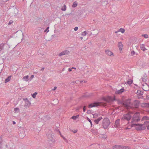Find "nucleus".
I'll use <instances>...</instances> for the list:
<instances>
[{
  "label": "nucleus",
  "instance_id": "nucleus-13",
  "mask_svg": "<svg viewBox=\"0 0 149 149\" xmlns=\"http://www.w3.org/2000/svg\"><path fill=\"white\" fill-rule=\"evenodd\" d=\"M120 120H117L115 122L114 126L116 127H118L120 126Z\"/></svg>",
  "mask_w": 149,
  "mask_h": 149
},
{
  "label": "nucleus",
  "instance_id": "nucleus-41",
  "mask_svg": "<svg viewBox=\"0 0 149 149\" xmlns=\"http://www.w3.org/2000/svg\"><path fill=\"white\" fill-rule=\"evenodd\" d=\"M83 111L84 112H85L86 111V108H85V106H84V107L83 109Z\"/></svg>",
  "mask_w": 149,
  "mask_h": 149
},
{
  "label": "nucleus",
  "instance_id": "nucleus-42",
  "mask_svg": "<svg viewBox=\"0 0 149 149\" xmlns=\"http://www.w3.org/2000/svg\"><path fill=\"white\" fill-rule=\"evenodd\" d=\"M146 126V127H147V128L148 130H149V125H147Z\"/></svg>",
  "mask_w": 149,
  "mask_h": 149
},
{
  "label": "nucleus",
  "instance_id": "nucleus-34",
  "mask_svg": "<svg viewBox=\"0 0 149 149\" xmlns=\"http://www.w3.org/2000/svg\"><path fill=\"white\" fill-rule=\"evenodd\" d=\"M87 33L86 31L83 32L81 33V35L83 36H84L86 35Z\"/></svg>",
  "mask_w": 149,
  "mask_h": 149
},
{
  "label": "nucleus",
  "instance_id": "nucleus-23",
  "mask_svg": "<svg viewBox=\"0 0 149 149\" xmlns=\"http://www.w3.org/2000/svg\"><path fill=\"white\" fill-rule=\"evenodd\" d=\"M102 119L101 117L95 120H94L96 124H97Z\"/></svg>",
  "mask_w": 149,
  "mask_h": 149
},
{
  "label": "nucleus",
  "instance_id": "nucleus-30",
  "mask_svg": "<svg viewBox=\"0 0 149 149\" xmlns=\"http://www.w3.org/2000/svg\"><path fill=\"white\" fill-rule=\"evenodd\" d=\"M142 36L144 37V38H148V36L147 34L142 35Z\"/></svg>",
  "mask_w": 149,
  "mask_h": 149
},
{
  "label": "nucleus",
  "instance_id": "nucleus-40",
  "mask_svg": "<svg viewBox=\"0 0 149 149\" xmlns=\"http://www.w3.org/2000/svg\"><path fill=\"white\" fill-rule=\"evenodd\" d=\"M56 88H57V87H56V86H55V87H54L52 89V90L54 91L55 90H56Z\"/></svg>",
  "mask_w": 149,
  "mask_h": 149
},
{
  "label": "nucleus",
  "instance_id": "nucleus-33",
  "mask_svg": "<svg viewBox=\"0 0 149 149\" xmlns=\"http://www.w3.org/2000/svg\"><path fill=\"white\" fill-rule=\"evenodd\" d=\"M66 6L65 5H64L63 7L61 8V10L63 11H65L66 10Z\"/></svg>",
  "mask_w": 149,
  "mask_h": 149
},
{
  "label": "nucleus",
  "instance_id": "nucleus-38",
  "mask_svg": "<svg viewBox=\"0 0 149 149\" xmlns=\"http://www.w3.org/2000/svg\"><path fill=\"white\" fill-rule=\"evenodd\" d=\"M49 27H47V28L45 30V32L46 31L47 32H48L49 31Z\"/></svg>",
  "mask_w": 149,
  "mask_h": 149
},
{
  "label": "nucleus",
  "instance_id": "nucleus-15",
  "mask_svg": "<svg viewBox=\"0 0 149 149\" xmlns=\"http://www.w3.org/2000/svg\"><path fill=\"white\" fill-rule=\"evenodd\" d=\"M69 52L67 50L63 51L59 54V56H61L63 55L68 54Z\"/></svg>",
  "mask_w": 149,
  "mask_h": 149
},
{
  "label": "nucleus",
  "instance_id": "nucleus-54",
  "mask_svg": "<svg viewBox=\"0 0 149 149\" xmlns=\"http://www.w3.org/2000/svg\"><path fill=\"white\" fill-rule=\"evenodd\" d=\"M103 0H102V1H103Z\"/></svg>",
  "mask_w": 149,
  "mask_h": 149
},
{
  "label": "nucleus",
  "instance_id": "nucleus-26",
  "mask_svg": "<svg viewBox=\"0 0 149 149\" xmlns=\"http://www.w3.org/2000/svg\"><path fill=\"white\" fill-rule=\"evenodd\" d=\"M133 82V81L131 79H129L128 81L127 82V84L129 85H130L131 84H132Z\"/></svg>",
  "mask_w": 149,
  "mask_h": 149
},
{
  "label": "nucleus",
  "instance_id": "nucleus-16",
  "mask_svg": "<svg viewBox=\"0 0 149 149\" xmlns=\"http://www.w3.org/2000/svg\"><path fill=\"white\" fill-rule=\"evenodd\" d=\"M141 106L143 107L149 108V103H143L141 104Z\"/></svg>",
  "mask_w": 149,
  "mask_h": 149
},
{
  "label": "nucleus",
  "instance_id": "nucleus-12",
  "mask_svg": "<svg viewBox=\"0 0 149 149\" xmlns=\"http://www.w3.org/2000/svg\"><path fill=\"white\" fill-rule=\"evenodd\" d=\"M125 91V89L124 88H123L120 89L116 91L115 92V94H122Z\"/></svg>",
  "mask_w": 149,
  "mask_h": 149
},
{
  "label": "nucleus",
  "instance_id": "nucleus-27",
  "mask_svg": "<svg viewBox=\"0 0 149 149\" xmlns=\"http://www.w3.org/2000/svg\"><path fill=\"white\" fill-rule=\"evenodd\" d=\"M14 111L15 113H18L19 111V109L18 108H15L14 109Z\"/></svg>",
  "mask_w": 149,
  "mask_h": 149
},
{
  "label": "nucleus",
  "instance_id": "nucleus-36",
  "mask_svg": "<svg viewBox=\"0 0 149 149\" xmlns=\"http://www.w3.org/2000/svg\"><path fill=\"white\" fill-rule=\"evenodd\" d=\"M135 54V52L134 51H132L131 52V54L132 56H133Z\"/></svg>",
  "mask_w": 149,
  "mask_h": 149
},
{
  "label": "nucleus",
  "instance_id": "nucleus-8",
  "mask_svg": "<svg viewBox=\"0 0 149 149\" xmlns=\"http://www.w3.org/2000/svg\"><path fill=\"white\" fill-rule=\"evenodd\" d=\"M102 99L104 101L109 103L112 102L113 100H115L114 98L113 99L111 97L109 96L103 97L102 98Z\"/></svg>",
  "mask_w": 149,
  "mask_h": 149
},
{
  "label": "nucleus",
  "instance_id": "nucleus-6",
  "mask_svg": "<svg viewBox=\"0 0 149 149\" xmlns=\"http://www.w3.org/2000/svg\"><path fill=\"white\" fill-rule=\"evenodd\" d=\"M141 120L144 121L143 125L145 126L149 124V118L147 116H145L142 118Z\"/></svg>",
  "mask_w": 149,
  "mask_h": 149
},
{
  "label": "nucleus",
  "instance_id": "nucleus-39",
  "mask_svg": "<svg viewBox=\"0 0 149 149\" xmlns=\"http://www.w3.org/2000/svg\"><path fill=\"white\" fill-rule=\"evenodd\" d=\"M78 29V27H75L74 28V30L75 31H77Z\"/></svg>",
  "mask_w": 149,
  "mask_h": 149
},
{
  "label": "nucleus",
  "instance_id": "nucleus-55",
  "mask_svg": "<svg viewBox=\"0 0 149 149\" xmlns=\"http://www.w3.org/2000/svg\"><path fill=\"white\" fill-rule=\"evenodd\" d=\"M148 112H149V110L148 111Z\"/></svg>",
  "mask_w": 149,
  "mask_h": 149
},
{
  "label": "nucleus",
  "instance_id": "nucleus-29",
  "mask_svg": "<svg viewBox=\"0 0 149 149\" xmlns=\"http://www.w3.org/2000/svg\"><path fill=\"white\" fill-rule=\"evenodd\" d=\"M37 94V92H35L33 94H32V96L33 98H35Z\"/></svg>",
  "mask_w": 149,
  "mask_h": 149
},
{
  "label": "nucleus",
  "instance_id": "nucleus-37",
  "mask_svg": "<svg viewBox=\"0 0 149 149\" xmlns=\"http://www.w3.org/2000/svg\"><path fill=\"white\" fill-rule=\"evenodd\" d=\"M123 149H130V148L128 146H123Z\"/></svg>",
  "mask_w": 149,
  "mask_h": 149
},
{
  "label": "nucleus",
  "instance_id": "nucleus-19",
  "mask_svg": "<svg viewBox=\"0 0 149 149\" xmlns=\"http://www.w3.org/2000/svg\"><path fill=\"white\" fill-rule=\"evenodd\" d=\"M11 77V76H9L4 81L5 83H6L7 82L9 81L10 80Z\"/></svg>",
  "mask_w": 149,
  "mask_h": 149
},
{
  "label": "nucleus",
  "instance_id": "nucleus-35",
  "mask_svg": "<svg viewBox=\"0 0 149 149\" xmlns=\"http://www.w3.org/2000/svg\"><path fill=\"white\" fill-rule=\"evenodd\" d=\"M93 118H96L98 116V114L97 113H95L93 114Z\"/></svg>",
  "mask_w": 149,
  "mask_h": 149
},
{
  "label": "nucleus",
  "instance_id": "nucleus-51",
  "mask_svg": "<svg viewBox=\"0 0 149 149\" xmlns=\"http://www.w3.org/2000/svg\"><path fill=\"white\" fill-rule=\"evenodd\" d=\"M90 111V110H88V111H87V112H88V113H89V112Z\"/></svg>",
  "mask_w": 149,
  "mask_h": 149
},
{
  "label": "nucleus",
  "instance_id": "nucleus-14",
  "mask_svg": "<svg viewBox=\"0 0 149 149\" xmlns=\"http://www.w3.org/2000/svg\"><path fill=\"white\" fill-rule=\"evenodd\" d=\"M113 149H123L122 146L119 145H115L113 146Z\"/></svg>",
  "mask_w": 149,
  "mask_h": 149
},
{
  "label": "nucleus",
  "instance_id": "nucleus-22",
  "mask_svg": "<svg viewBox=\"0 0 149 149\" xmlns=\"http://www.w3.org/2000/svg\"><path fill=\"white\" fill-rule=\"evenodd\" d=\"M147 79L146 76L145 75H144L142 78V81L144 82L146 81Z\"/></svg>",
  "mask_w": 149,
  "mask_h": 149
},
{
  "label": "nucleus",
  "instance_id": "nucleus-17",
  "mask_svg": "<svg viewBox=\"0 0 149 149\" xmlns=\"http://www.w3.org/2000/svg\"><path fill=\"white\" fill-rule=\"evenodd\" d=\"M139 104V102L138 100H135L134 102V104L135 108L137 107L138 106Z\"/></svg>",
  "mask_w": 149,
  "mask_h": 149
},
{
  "label": "nucleus",
  "instance_id": "nucleus-48",
  "mask_svg": "<svg viewBox=\"0 0 149 149\" xmlns=\"http://www.w3.org/2000/svg\"><path fill=\"white\" fill-rule=\"evenodd\" d=\"M80 39H81V40H83V38L82 37H81Z\"/></svg>",
  "mask_w": 149,
  "mask_h": 149
},
{
  "label": "nucleus",
  "instance_id": "nucleus-5",
  "mask_svg": "<svg viewBox=\"0 0 149 149\" xmlns=\"http://www.w3.org/2000/svg\"><path fill=\"white\" fill-rule=\"evenodd\" d=\"M106 105L105 104H103L102 102H95L91 103L88 106L89 108H91L94 107H97L99 106H105Z\"/></svg>",
  "mask_w": 149,
  "mask_h": 149
},
{
  "label": "nucleus",
  "instance_id": "nucleus-52",
  "mask_svg": "<svg viewBox=\"0 0 149 149\" xmlns=\"http://www.w3.org/2000/svg\"><path fill=\"white\" fill-rule=\"evenodd\" d=\"M15 122L14 121V122H13V124H15Z\"/></svg>",
  "mask_w": 149,
  "mask_h": 149
},
{
  "label": "nucleus",
  "instance_id": "nucleus-1",
  "mask_svg": "<svg viewBox=\"0 0 149 149\" xmlns=\"http://www.w3.org/2000/svg\"><path fill=\"white\" fill-rule=\"evenodd\" d=\"M131 127H134L135 129L138 130H142L146 129V126L143 124L132 123Z\"/></svg>",
  "mask_w": 149,
  "mask_h": 149
},
{
  "label": "nucleus",
  "instance_id": "nucleus-11",
  "mask_svg": "<svg viewBox=\"0 0 149 149\" xmlns=\"http://www.w3.org/2000/svg\"><path fill=\"white\" fill-rule=\"evenodd\" d=\"M142 88L144 91H147L149 89V86L146 83H144L143 84Z\"/></svg>",
  "mask_w": 149,
  "mask_h": 149
},
{
  "label": "nucleus",
  "instance_id": "nucleus-53",
  "mask_svg": "<svg viewBox=\"0 0 149 149\" xmlns=\"http://www.w3.org/2000/svg\"><path fill=\"white\" fill-rule=\"evenodd\" d=\"M44 68H42V70H44Z\"/></svg>",
  "mask_w": 149,
  "mask_h": 149
},
{
  "label": "nucleus",
  "instance_id": "nucleus-24",
  "mask_svg": "<svg viewBox=\"0 0 149 149\" xmlns=\"http://www.w3.org/2000/svg\"><path fill=\"white\" fill-rule=\"evenodd\" d=\"M137 95L139 96H141L142 95L143 93L141 91L138 90L136 93Z\"/></svg>",
  "mask_w": 149,
  "mask_h": 149
},
{
  "label": "nucleus",
  "instance_id": "nucleus-3",
  "mask_svg": "<svg viewBox=\"0 0 149 149\" xmlns=\"http://www.w3.org/2000/svg\"><path fill=\"white\" fill-rule=\"evenodd\" d=\"M132 113V112H129L128 113L124 115L123 117L121 118L122 121H123L124 119L128 121L130 120Z\"/></svg>",
  "mask_w": 149,
  "mask_h": 149
},
{
  "label": "nucleus",
  "instance_id": "nucleus-47",
  "mask_svg": "<svg viewBox=\"0 0 149 149\" xmlns=\"http://www.w3.org/2000/svg\"><path fill=\"white\" fill-rule=\"evenodd\" d=\"M60 135H61V136L64 139H65V138L64 137H63L62 135H61V134Z\"/></svg>",
  "mask_w": 149,
  "mask_h": 149
},
{
  "label": "nucleus",
  "instance_id": "nucleus-2",
  "mask_svg": "<svg viewBox=\"0 0 149 149\" xmlns=\"http://www.w3.org/2000/svg\"><path fill=\"white\" fill-rule=\"evenodd\" d=\"M139 114L138 112L136 113L133 116L132 120V123L138 122L140 120Z\"/></svg>",
  "mask_w": 149,
  "mask_h": 149
},
{
  "label": "nucleus",
  "instance_id": "nucleus-44",
  "mask_svg": "<svg viewBox=\"0 0 149 149\" xmlns=\"http://www.w3.org/2000/svg\"><path fill=\"white\" fill-rule=\"evenodd\" d=\"M77 130H74L73 131V132L74 133H76L77 132Z\"/></svg>",
  "mask_w": 149,
  "mask_h": 149
},
{
  "label": "nucleus",
  "instance_id": "nucleus-28",
  "mask_svg": "<svg viewBox=\"0 0 149 149\" xmlns=\"http://www.w3.org/2000/svg\"><path fill=\"white\" fill-rule=\"evenodd\" d=\"M77 6V3L76 2H74L73 5H72V7L73 8Z\"/></svg>",
  "mask_w": 149,
  "mask_h": 149
},
{
  "label": "nucleus",
  "instance_id": "nucleus-31",
  "mask_svg": "<svg viewBox=\"0 0 149 149\" xmlns=\"http://www.w3.org/2000/svg\"><path fill=\"white\" fill-rule=\"evenodd\" d=\"M79 117V115H77L76 116H73L72 117V118L74 119V120H76L77 118H78Z\"/></svg>",
  "mask_w": 149,
  "mask_h": 149
},
{
  "label": "nucleus",
  "instance_id": "nucleus-46",
  "mask_svg": "<svg viewBox=\"0 0 149 149\" xmlns=\"http://www.w3.org/2000/svg\"><path fill=\"white\" fill-rule=\"evenodd\" d=\"M34 77V75H32L31 76V79L33 78Z\"/></svg>",
  "mask_w": 149,
  "mask_h": 149
},
{
  "label": "nucleus",
  "instance_id": "nucleus-45",
  "mask_svg": "<svg viewBox=\"0 0 149 149\" xmlns=\"http://www.w3.org/2000/svg\"><path fill=\"white\" fill-rule=\"evenodd\" d=\"M72 69L71 68H69L68 69V71L70 72H71V71H72Z\"/></svg>",
  "mask_w": 149,
  "mask_h": 149
},
{
  "label": "nucleus",
  "instance_id": "nucleus-4",
  "mask_svg": "<svg viewBox=\"0 0 149 149\" xmlns=\"http://www.w3.org/2000/svg\"><path fill=\"white\" fill-rule=\"evenodd\" d=\"M110 121L108 118H104L103 120L102 123V125L104 128H107L110 124Z\"/></svg>",
  "mask_w": 149,
  "mask_h": 149
},
{
  "label": "nucleus",
  "instance_id": "nucleus-20",
  "mask_svg": "<svg viewBox=\"0 0 149 149\" xmlns=\"http://www.w3.org/2000/svg\"><path fill=\"white\" fill-rule=\"evenodd\" d=\"M140 47L141 49L143 51H145V50L146 49L144 47V45L143 44H141L140 45Z\"/></svg>",
  "mask_w": 149,
  "mask_h": 149
},
{
  "label": "nucleus",
  "instance_id": "nucleus-32",
  "mask_svg": "<svg viewBox=\"0 0 149 149\" xmlns=\"http://www.w3.org/2000/svg\"><path fill=\"white\" fill-rule=\"evenodd\" d=\"M87 119L88 120L90 123L91 124V126L92 127V122L91 120L89 118H88V117L87 118Z\"/></svg>",
  "mask_w": 149,
  "mask_h": 149
},
{
  "label": "nucleus",
  "instance_id": "nucleus-9",
  "mask_svg": "<svg viewBox=\"0 0 149 149\" xmlns=\"http://www.w3.org/2000/svg\"><path fill=\"white\" fill-rule=\"evenodd\" d=\"M105 54L108 56H114V54L113 52L109 49H106L105 50Z\"/></svg>",
  "mask_w": 149,
  "mask_h": 149
},
{
  "label": "nucleus",
  "instance_id": "nucleus-43",
  "mask_svg": "<svg viewBox=\"0 0 149 149\" xmlns=\"http://www.w3.org/2000/svg\"><path fill=\"white\" fill-rule=\"evenodd\" d=\"M83 82H84V83H86V81H84V80L83 81H80V83H82Z\"/></svg>",
  "mask_w": 149,
  "mask_h": 149
},
{
  "label": "nucleus",
  "instance_id": "nucleus-18",
  "mask_svg": "<svg viewBox=\"0 0 149 149\" xmlns=\"http://www.w3.org/2000/svg\"><path fill=\"white\" fill-rule=\"evenodd\" d=\"M47 136L50 140H52L53 139L54 135L52 134H49L47 135Z\"/></svg>",
  "mask_w": 149,
  "mask_h": 149
},
{
  "label": "nucleus",
  "instance_id": "nucleus-21",
  "mask_svg": "<svg viewBox=\"0 0 149 149\" xmlns=\"http://www.w3.org/2000/svg\"><path fill=\"white\" fill-rule=\"evenodd\" d=\"M125 30L124 29L121 28H120L119 29V31H117L116 32H115V33H118V32H120L122 33H123L125 32Z\"/></svg>",
  "mask_w": 149,
  "mask_h": 149
},
{
  "label": "nucleus",
  "instance_id": "nucleus-25",
  "mask_svg": "<svg viewBox=\"0 0 149 149\" xmlns=\"http://www.w3.org/2000/svg\"><path fill=\"white\" fill-rule=\"evenodd\" d=\"M29 76L28 75H27L24 77L22 79L24 81H27L28 80V79L29 78Z\"/></svg>",
  "mask_w": 149,
  "mask_h": 149
},
{
  "label": "nucleus",
  "instance_id": "nucleus-7",
  "mask_svg": "<svg viewBox=\"0 0 149 149\" xmlns=\"http://www.w3.org/2000/svg\"><path fill=\"white\" fill-rule=\"evenodd\" d=\"M124 105L125 107H127V109H129L130 108H131L132 107V104L131 103L130 100H127L124 104Z\"/></svg>",
  "mask_w": 149,
  "mask_h": 149
},
{
  "label": "nucleus",
  "instance_id": "nucleus-49",
  "mask_svg": "<svg viewBox=\"0 0 149 149\" xmlns=\"http://www.w3.org/2000/svg\"><path fill=\"white\" fill-rule=\"evenodd\" d=\"M8 0H3L4 1H5V2H6L7 1H8Z\"/></svg>",
  "mask_w": 149,
  "mask_h": 149
},
{
  "label": "nucleus",
  "instance_id": "nucleus-10",
  "mask_svg": "<svg viewBox=\"0 0 149 149\" xmlns=\"http://www.w3.org/2000/svg\"><path fill=\"white\" fill-rule=\"evenodd\" d=\"M118 47L119 48V50L121 52L122 51L123 47V45L121 42H118Z\"/></svg>",
  "mask_w": 149,
  "mask_h": 149
},
{
  "label": "nucleus",
  "instance_id": "nucleus-50",
  "mask_svg": "<svg viewBox=\"0 0 149 149\" xmlns=\"http://www.w3.org/2000/svg\"><path fill=\"white\" fill-rule=\"evenodd\" d=\"M72 69H76V68H75L72 67Z\"/></svg>",
  "mask_w": 149,
  "mask_h": 149
}]
</instances>
